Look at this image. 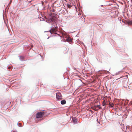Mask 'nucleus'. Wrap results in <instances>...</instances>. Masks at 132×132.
<instances>
[{
  "label": "nucleus",
  "mask_w": 132,
  "mask_h": 132,
  "mask_svg": "<svg viewBox=\"0 0 132 132\" xmlns=\"http://www.w3.org/2000/svg\"><path fill=\"white\" fill-rule=\"evenodd\" d=\"M57 28V25L55 22L52 23V28L49 31L51 34H56L57 31L56 29Z\"/></svg>",
  "instance_id": "obj_1"
},
{
  "label": "nucleus",
  "mask_w": 132,
  "mask_h": 132,
  "mask_svg": "<svg viewBox=\"0 0 132 132\" xmlns=\"http://www.w3.org/2000/svg\"><path fill=\"white\" fill-rule=\"evenodd\" d=\"M44 113L43 112H39L36 114V117L37 118H41L43 117Z\"/></svg>",
  "instance_id": "obj_2"
},
{
  "label": "nucleus",
  "mask_w": 132,
  "mask_h": 132,
  "mask_svg": "<svg viewBox=\"0 0 132 132\" xmlns=\"http://www.w3.org/2000/svg\"><path fill=\"white\" fill-rule=\"evenodd\" d=\"M56 98L57 100H60L62 98V96L60 93H56Z\"/></svg>",
  "instance_id": "obj_3"
},
{
  "label": "nucleus",
  "mask_w": 132,
  "mask_h": 132,
  "mask_svg": "<svg viewBox=\"0 0 132 132\" xmlns=\"http://www.w3.org/2000/svg\"><path fill=\"white\" fill-rule=\"evenodd\" d=\"M66 40L67 41L69 42H71L72 41V39L69 37H68L67 38Z\"/></svg>",
  "instance_id": "obj_4"
},
{
  "label": "nucleus",
  "mask_w": 132,
  "mask_h": 132,
  "mask_svg": "<svg viewBox=\"0 0 132 132\" xmlns=\"http://www.w3.org/2000/svg\"><path fill=\"white\" fill-rule=\"evenodd\" d=\"M66 102L65 100H62L61 101V103L62 105H64L65 104Z\"/></svg>",
  "instance_id": "obj_5"
},
{
  "label": "nucleus",
  "mask_w": 132,
  "mask_h": 132,
  "mask_svg": "<svg viewBox=\"0 0 132 132\" xmlns=\"http://www.w3.org/2000/svg\"><path fill=\"white\" fill-rule=\"evenodd\" d=\"M109 105L111 107H113L114 106L113 103H109Z\"/></svg>",
  "instance_id": "obj_6"
},
{
  "label": "nucleus",
  "mask_w": 132,
  "mask_h": 132,
  "mask_svg": "<svg viewBox=\"0 0 132 132\" xmlns=\"http://www.w3.org/2000/svg\"><path fill=\"white\" fill-rule=\"evenodd\" d=\"M128 23L129 25H132V21H128Z\"/></svg>",
  "instance_id": "obj_7"
},
{
  "label": "nucleus",
  "mask_w": 132,
  "mask_h": 132,
  "mask_svg": "<svg viewBox=\"0 0 132 132\" xmlns=\"http://www.w3.org/2000/svg\"><path fill=\"white\" fill-rule=\"evenodd\" d=\"M67 7H68V8H70L71 7V6L70 5L68 4L67 5Z\"/></svg>",
  "instance_id": "obj_8"
},
{
  "label": "nucleus",
  "mask_w": 132,
  "mask_h": 132,
  "mask_svg": "<svg viewBox=\"0 0 132 132\" xmlns=\"http://www.w3.org/2000/svg\"><path fill=\"white\" fill-rule=\"evenodd\" d=\"M96 108H98L99 109H101V107H100V106H99V105H97L96 106Z\"/></svg>",
  "instance_id": "obj_9"
},
{
  "label": "nucleus",
  "mask_w": 132,
  "mask_h": 132,
  "mask_svg": "<svg viewBox=\"0 0 132 132\" xmlns=\"http://www.w3.org/2000/svg\"><path fill=\"white\" fill-rule=\"evenodd\" d=\"M55 19H53V18H52L51 19V21H52V22H54L55 21Z\"/></svg>",
  "instance_id": "obj_10"
},
{
  "label": "nucleus",
  "mask_w": 132,
  "mask_h": 132,
  "mask_svg": "<svg viewBox=\"0 0 132 132\" xmlns=\"http://www.w3.org/2000/svg\"><path fill=\"white\" fill-rule=\"evenodd\" d=\"M73 121L74 122H76V121H77V119H75V120H73Z\"/></svg>",
  "instance_id": "obj_11"
},
{
  "label": "nucleus",
  "mask_w": 132,
  "mask_h": 132,
  "mask_svg": "<svg viewBox=\"0 0 132 132\" xmlns=\"http://www.w3.org/2000/svg\"><path fill=\"white\" fill-rule=\"evenodd\" d=\"M105 105V103L104 102H103V105Z\"/></svg>",
  "instance_id": "obj_12"
},
{
  "label": "nucleus",
  "mask_w": 132,
  "mask_h": 132,
  "mask_svg": "<svg viewBox=\"0 0 132 132\" xmlns=\"http://www.w3.org/2000/svg\"><path fill=\"white\" fill-rule=\"evenodd\" d=\"M8 68L9 69H11V67H9Z\"/></svg>",
  "instance_id": "obj_13"
},
{
  "label": "nucleus",
  "mask_w": 132,
  "mask_h": 132,
  "mask_svg": "<svg viewBox=\"0 0 132 132\" xmlns=\"http://www.w3.org/2000/svg\"><path fill=\"white\" fill-rule=\"evenodd\" d=\"M95 111H97L98 109H96V108L94 109Z\"/></svg>",
  "instance_id": "obj_14"
},
{
  "label": "nucleus",
  "mask_w": 132,
  "mask_h": 132,
  "mask_svg": "<svg viewBox=\"0 0 132 132\" xmlns=\"http://www.w3.org/2000/svg\"><path fill=\"white\" fill-rule=\"evenodd\" d=\"M13 132H16V131H14Z\"/></svg>",
  "instance_id": "obj_15"
},
{
  "label": "nucleus",
  "mask_w": 132,
  "mask_h": 132,
  "mask_svg": "<svg viewBox=\"0 0 132 132\" xmlns=\"http://www.w3.org/2000/svg\"><path fill=\"white\" fill-rule=\"evenodd\" d=\"M126 76L127 77H128V75H126Z\"/></svg>",
  "instance_id": "obj_16"
}]
</instances>
